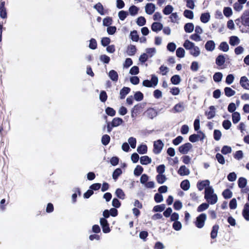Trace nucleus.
Masks as SVG:
<instances>
[{"instance_id":"obj_1","label":"nucleus","mask_w":249,"mask_h":249,"mask_svg":"<svg viewBox=\"0 0 249 249\" xmlns=\"http://www.w3.org/2000/svg\"><path fill=\"white\" fill-rule=\"evenodd\" d=\"M146 103H139L135 105L131 111V116L132 118L135 119L136 117L140 114L144 107Z\"/></svg>"},{"instance_id":"obj_2","label":"nucleus","mask_w":249,"mask_h":249,"mask_svg":"<svg viewBox=\"0 0 249 249\" xmlns=\"http://www.w3.org/2000/svg\"><path fill=\"white\" fill-rule=\"evenodd\" d=\"M206 219L207 215L205 213H203L199 214L196 217V221L195 222L196 226L199 229L203 228Z\"/></svg>"},{"instance_id":"obj_3","label":"nucleus","mask_w":249,"mask_h":249,"mask_svg":"<svg viewBox=\"0 0 249 249\" xmlns=\"http://www.w3.org/2000/svg\"><path fill=\"white\" fill-rule=\"evenodd\" d=\"M158 83V78L155 75H152L151 80H144L142 82V85L144 87L150 88L157 86Z\"/></svg>"},{"instance_id":"obj_4","label":"nucleus","mask_w":249,"mask_h":249,"mask_svg":"<svg viewBox=\"0 0 249 249\" xmlns=\"http://www.w3.org/2000/svg\"><path fill=\"white\" fill-rule=\"evenodd\" d=\"M164 144L160 140H158L154 142L153 153L155 154H159L161 151Z\"/></svg>"},{"instance_id":"obj_5","label":"nucleus","mask_w":249,"mask_h":249,"mask_svg":"<svg viewBox=\"0 0 249 249\" xmlns=\"http://www.w3.org/2000/svg\"><path fill=\"white\" fill-rule=\"evenodd\" d=\"M193 148L192 144L190 142H186L180 145L178 148V151L183 155L187 154Z\"/></svg>"},{"instance_id":"obj_6","label":"nucleus","mask_w":249,"mask_h":249,"mask_svg":"<svg viewBox=\"0 0 249 249\" xmlns=\"http://www.w3.org/2000/svg\"><path fill=\"white\" fill-rule=\"evenodd\" d=\"M242 24L249 27V10H245L240 17Z\"/></svg>"},{"instance_id":"obj_7","label":"nucleus","mask_w":249,"mask_h":249,"mask_svg":"<svg viewBox=\"0 0 249 249\" xmlns=\"http://www.w3.org/2000/svg\"><path fill=\"white\" fill-rule=\"evenodd\" d=\"M143 115L150 119H153L157 116L158 111L153 107H149L144 112Z\"/></svg>"},{"instance_id":"obj_8","label":"nucleus","mask_w":249,"mask_h":249,"mask_svg":"<svg viewBox=\"0 0 249 249\" xmlns=\"http://www.w3.org/2000/svg\"><path fill=\"white\" fill-rule=\"evenodd\" d=\"M100 222L104 233H107L110 231L109 223L106 219L104 218H100Z\"/></svg>"},{"instance_id":"obj_9","label":"nucleus","mask_w":249,"mask_h":249,"mask_svg":"<svg viewBox=\"0 0 249 249\" xmlns=\"http://www.w3.org/2000/svg\"><path fill=\"white\" fill-rule=\"evenodd\" d=\"M5 4V1H1L0 3V17L3 19L7 18V13Z\"/></svg>"},{"instance_id":"obj_10","label":"nucleus","mask_w":249,"mask_h":249,"mask_svg":"<svg viewBox=\"0 0 249 249\" xmlns=\"http://www.w3.org/2000/svg\"><path fill=\"white\" fill-rule=\"evenodd\" d=\"M240 84L243 89H249V80L246 76H244L241 77Z\"/></svg>"},{"instance_id":"obj_11","label":"nucleus","mask_w":249,"mask_h":249,"mask_svg":"<svg viewBox=\"0 0 249 249\" xmlns=\"http://www.w3.org/2000/svg\"><path fill=\"white\" fill-rule=\"evenodd\" d=\"M210 185V181L209 180H204L199 181L197 183V187L198 190L202 191L204 188L208 187Z\"/></svg>"},{"instance_id":"obj_12","label":"nucleus","mask_w":249,"mask_h":249,"mask_svg":"<svg viewBox=\"0 0 249 249\" xmlns=\"http://www.w3.org/2000/svg\"><path fill=\"white\" fill-rule=\"evenodd\" d=\"M242 215L244 219L247 221H249V203H246L242 211Z\"/></svg>"},{"instance_id":"obj_13","label":"nucleus","mask_w":249,"mask_h":249,"mask_svg":"<svg viewBox=\"0 0 249 249\" xmlns=\"http://www.w3.org/2000/svg\"><path fill=\"white\" fill-rule=\"evenodd\" d=\"M215 47V44L213 40H209L207 41L205 45V48L208 51H213L214 50Z\"/></svg>"},{"instance_id":"obj_14","label":"nucleus","mask_w":249,"mask_h":249,"mask_svg":"<svg viewBox=\"0 0 249 249\" xmlns=\"http://www.w3.org/2000/svg\"><path fill=\"white\" fill-rule=\"evenodd\" d=\"M155 10V5L153 3H147L145 6V12L148 15L152 14L154 13Z\"/></svg>"},{"instance_id":"obj_15","label":"nucleus","mask_w":249,"mask_h":249,"mask_svg":"<svg viewBox=\"0 0 249 249\" xmlns=\"http://www.w3.org/2000/svg\"><path fill=\"white\" fill-rule=\"evenodd\" d=\"M130 90L129 88L124 87L120 91V98L121 99H124L126 95L130 92Z\"/></svg>"},{"instance_id":"obj_16","label":"nucleus","mask_w":249,"mask_h":249,"mask_svg":"<svg viewBox=\"0 0 249 249\" xmlns=\"http://www.w3.org/2000/svg\"><path fill=\"white\" fill-rule=\"evenodd\" d=\"M163 28L162 24L160 22H155L151 25V29L153 31L158 32L160 31Z\"/></svg>"},{"instance_id":"obj_17","label":"nucleus","mask_w":249,"mask_h":249,"mask_svg":"<svg viewBox=\"0 0 249 249\" xmlns=\"http://www.w3.org/2000/svg\"><path fill=\"white\" fill-rule=\"evenodd\" d=\"M178 174L181 176L188 175L190 173L189 170L185 165H181L178 171Z\"/></svg>"},{"instance_id":"obj_18","label":"nucleus","mask_w":249,"mask_h":249,"mask_svg":"<svg viewBox=\"0 0 249 249\" xmlns=\"http://www.w3.org/2000/svg\"><path fill=\"white\" fill-rule=\"evenodd\" d=\"M225 62V58L223 54H219L217 56L215 59V63L216 64L219 66L221 67L224 65Z\"/></svg>"},{"instance_id":"obj_19","label":"nucleus","mask_w":249,"mask_h":249,"mask_svg":"<svg viewBox=\"0 0 249 249\" xmlns=\"http://www.w3.org/2000/svg\"><path fill=\"white\" fill-rule=\"evenodd\" d=\"M209 108L210 111L205 112V115L207 116L208 119H211L215 116V107L214 106H212L210 107Z\"/></svg>"},{"instance_id":"obj_20","label":"nucleus","mask_w":249,"mask_h":249,"mask_svg":"<svg viewBox=\"0 0 249 249\" xmlns=\"http://www.w3.org/2000/svg\"><path fill=\"white\" fill-rule=\"evenodd\" d=\"M219 228V225L217 224H215L213 226L211 232V238L212 239H214L217 237Z\"/></svg>"},{"instance_id":"obj_21","label":"nucleus","mask_w":249,"mask_h":249,"mask_svg":"<svg viewBox=\"0 0 249 249\" xmlns=\"http://www.w3.org/2000/svg\"><path fill=\"white\" fill-rule=\"evenodd\" d=\"M127 53L130 56L134 55L137 52V49L135 45H130L127 48Z\"/></svg>"},{"instance_id":"obj_22","label":"nucleus","mask_w":249,"mask_h":249,"mask_svg":"<svg viewBox=\"0 0 249 249\" xmlns=\"http://www.w3.org/2000/svg\"><path fill=\"white\" fill-rule=\"evenodd\" d=\"M209 203L213 205L216 203L217 201V196L215 194L212 196H208V197L205 198Z\"/></svg>"},{"instance_id":"obj_23","label":"nucleus","mask_w":249,"mask_h":249,"mask_svg":"<svg viewBox=\"0 0 249 249\" xmlns=\"http://www.w3.org/2000/svg\"><path fill=\"white\" fill-rule=\"evenodd\" d=\"M152 162V160L147 156H142L140 158V162L142 165H147Z\"/></svg>"},{"instance_id":"obj_24","label":"nucleus","mask_w":249,"mask_h":249,"mask_svg":"<svg viewBox=\"0 0 249 249\" xmlns=\"http://www.w3.org/2000/svg\"><path fill=\"white\" fill-rule=\"evenodd\" d=\"M108 76L113 81H117L118 80V74L116 71L112 70L108 73Z\"/></svg>"},{"instance_id":"obj_25","label":"nucleus","mask_w":249,"mask_h":249,"mask_svg":"<svg viewBox=\"0 0 249 249\" xmlns=\"http://www.w3.org/2000/svg\"><path fill=\"white\" fill-rule=\"evenodd\" d=\"M123 123V120L122 118L116 117L113 118L111 122L112 127H117L121 125Z\"/></svg>"},{"instance_id":"obj_26","label":"nucleus","mask_w":249,"mask_h":249,"mask_svg":"<svg viewBox=\"0 0 249 249\" xmlns=\"http://www.w3.org/2000/svg\"><path fill=\"white\" fill-rule=\"evenodd\" d=\"M200 18L202 23H207L210 19V15L209 13H202Z\"/></svg>"},{"instance_id":"obj_27","label":"nucleus","mask_w":249,"mask_h":249,"mask_svg":"<svg viewBox=\"0 0 249 249\" xmlns=\"http://www.w3.org/2000/svg\"><path fill=\"white\" fill-rule=\"evenodd\" d=\"M190 187V183L188 179H185L181 181L180 183V187L184 191L189 190Z\"/></svg>"},{"instance_id":"obj_28","label":"nucleus","mask_w":249,"mask_h":249,"mask_svg":"<svg viewBox=\"0 0 249 249\" xmlns=\"http://www.w3.org/2000/svg\"><path fill=\"white\" fill-rule=\"evenodd\" d=\"M247 183V179L243 177H240L238 180V187L240 188L243 189L245 187Z\"/></svg>"},{"instance_id":"obj_29","label":"nucleus","mask_w":249,"mask_h":249,"mask_svg":"<svg viewBox=\"0 0 249 249\" xmlns=\"http://www.w3.org/2000/svg\"><path fill=\"white\" fill-rule=\"evenodd\" d=\"M137 152L140 154H144L147 152V146L145 144H141L137 147Z\"/></svg>"},{"instance_id":"obj_30","label":"nucleus","mask_w":249,"mask_h":249,"mask_svg":"<svg viewBox=\"0 0 249 249\" xmlns=\"http://www.w3.org/2000/svg\"><path fill=\"white\" fill-rule=\"evenodd\" d=\"M94 8L101 15H104L105 14L104 12V7L101 3H97L94 6Z\"/></svg>"},{"instance_id":"obj_31","label":"nucleus","mask_w":249,"mask_h":249,"mask_svg":"<svg viewBox=\"0 0 249 249\" xmlns=\"http://www.w3.org/2000/svg\"><path fill=\"white\" fill-rule=\"evenodd\" d=\"M190 53L195 57L198 56L200 54L199 48L197 46H194V47L190 50Z\"/></svg>"},{"instance_id":"obj_32","label":"nucleus","mask_w":249,"mask_h":249,"mask_svg":"<svg viewBox=\"0 0 249 249\" xmlns=\"http://www.w3.org/2000/svg\"><path fill=\"white\" fill-rule=\"evenodd\" d=\"M240 40L239 38L236 36H231L230 38L229 43L231 46H235L239 43Z\"/></svg>"},{"instance_id":"obj_33","label":"nucleus","mask_w":249,"mask_h":249,"mask_svg":"<svg viewBox=\"0 0 249 249\" xmlns=\"http://www.w3.org/2000/svg\"><path fill=\"white\" fill-rule=\"evenodd\" d=\"M115 194L120 199H124L125 198V195L122 189H117L115 191Z\"/></svg>"},{"instance_id":"obj_34","label":"nucleus","mask_w":249,"mask_h":249,"mask_svg":"<svg viewBox=\"0 0 249 249\" xmlns=\"http://www.w3.org/2000/svg\"><path fill=\"white\" fill-rule=\"evenodd\" d=\"M157 182L159 184H163L166 180V178L164 175L158 174L156 177Z\"/></svg>"},{"instance_id":"obj_35","label":"nucleus","mask_w":249,"mask_h":249,"mask_svg":"<svg viewBox=\"0 0 249 249\" xmlns=\"http://www.w3.org/2000/svg\"><path fill=\"white\" fill-rule=\"evenodd\" d=\"M173 10L174 8L172 5H167L163 9L162 12L164 15H168L172 14V12L173 11Z\"/></svg>"},{"instance_id":"obj_36","label":"nucleus","mask_w":249,"mask_h":249,"mask_svg":"<svg viewBox=\"0 0 249 249\" xmlns=\"http://www.w3.org/2000/svg\"><path fill=\"white\" fill-rule=\"evenodd\" d=\"M222 196L225 199H229L232 197V193L230 189H226L222 192Z\"/></svg>"},{"instance_id":"obj_37","label":"nucleus","mask_w":249,"mask_h":249,"mask_svg":"<svg viewBox=\"0 0 249 249\" xmlns=\"http://www.w3.org/2000/svg\"><path fill=\"white\" fill-rule=\"evenodd\" d=\"M224 92L225 95L227 97H231L235 93V91L230 87H226L224 89Z\"/></svg>"},{"instance_id":"obj_38","label":"nucleus","mask_w":249,"mask_h":249,"mask_svg":"<svg viewBox=\"0 0 249 249\" xmlns=\"http://www.w3.org/2000/svg\"><path fill=\"white\" fill-rule=\"evenodd\" d=\"M240 120V115L238 112H234L232 114V120L233 124H237Z\"/></svg>"},{"instance_id":"obj_39","label":"nucleus","mask_w":249,"mask_h":249,"mask_svg":"<svg viewBox=\"0 0 249 249\" xmlns=\"http://www.w3.org/2000/svg\"><path fill=\"white\" fill-rule=\"evenodd\" d=\"M184 109L183 103H179L176 104L173 107V110L175 112H180Z\"/></svg>"},{"instance_id":"obj_40","label":"nucleus","mask_w":249,"mask_h":249,"mask_svg":"<svg viewBox=\"0 0 249 249\" xmlns=\"http://www.w3.org/2000/svg\"><path fill=\"white\" fill-rule=\"evenodd\" d=\"M184 30L186 33H191L194 29V25L192 23H187L184 25Z\"/></svg>"},{"instance_id":"obj_41","label":"nucleus","mask_w":249,"mask_h":249,"mask_svg":"<svg viewBox=\"0 0 249 249\" xmlns=\"http://www.w3.org/2000/svg\"><path fill=\"white\" fill-rule=\"evenodd\" d=\"M122 174V170L121 168H118L116 169L112 174V178L115 180H116L118 177Z\"/></svg>"},{"instance_id":"obj_42","label":"nucleus","mask_w":249,"mask_h":249,"mask_svg":"<svg viewBox=\"0 0 249 249\" xmlns=\"http://www.w3.org/2000/svg\"><path fill=\"white\" fill-rule=\"evenodd\" d=\"M181 81V78L178 75H174L171 78V82L174 85H178Z\"/></svg>"},{"instance_id":"obj_43","label":"nucleus","mask_w":249,"mask_h":249,"mask_svg":"<svg viewBox=\"0 0 249 249\" xmlns=\"http://www.w3.org/2000/svg\"><path fill=\"white\" fill-rule=\"evenodd\" d=\"M219 49L221 51L226 52L228 51L229 49V46L226 42L223 41L220 44V45L219 46Z\"/></svg>"},{"instance_id":"obj_44","label":"nucleus","mask_w":249,"mask_h":249,"mask_svg":"<svg viewBox=\"0 0 249 249\" xmlns=\"http://www.w3.org/2000/svg\"><path fill=\"white\" fill-rule=\"evenodd\" d=\"M139 10V8L137 6L132 5L129 8V12L131 16H134L138 14Z\"/></svg>"},{"instance_id":"obj_45","label":"nucleus","mask_w":249,"mask_h":249,"mask_svg":"<svg viewBox=\"0 0 249 249\" xmlns=\"http://www.w3.org/2000/svg\"><path fill=\"white\" fill-rule=\"evenodd\" d=\"M143 167L139 165H137L134 171V174L136 176H140L143 172Z\"/></svg>"},{"instance_id":"obj_46","label":"nucleus","mask_w":249,"mask_h":249,"mask_svg":"<svg viewBox=\"0 0 249 249\" xmlns=\"http://www.w3.org/2000/svg\"><path fill=\"white\" fill-rule=\"evenodd\" d=\"M110 141V138L108 135L105 134L102 137L101 142L104 145H107L109 143Z\"/></svg>"},{"instance_id":"obj_47","label":"nucleus","mask_w":249,"mask_h":249,"mask_svg":"<svg viewBox=\"0 0 249 249\" xmlns=\"http://www.w3.org/2000/svg\"><path fill=\"white\" fill-rule=\"evenodd\" d=\"M130 36L132 41L137 42L139 40V36L137 31L134 30L131 32Z\"/></svg>"},{"instance_id":"obj_48","label":"nucleus","mask_w":249,"mask_h":249,"mask_svg":"<svg viewBox=\"0 0 249 249\" xmlns=\"http://www.w3.org/2000/svg\"><path fill=\"white\" fill-rule=\"evenodd\" d=\"M143 94L141 91H137L134 95V99L137 101H141L143 99Z\"/></svg>"},{"instance_id":"obj_49","label":"nucleus","mask_w":249,"mask_h":249,"mask_svg":"<svg viewBox=\"0 0 249 249\" xmlns=\"http://www.w3.org/2000/svg\"><path fill=\"white\" fill-rule=\"evenodd\" d=\"M213 189L212 188V187L208 186L206 187L205 190L204 198L208 197V196L214 194L213 193Z\"/></svg>"},{"instance_id":"obj_50","label":"nucleus","mask_w":249,"mask_h":249,"mask_svg":"<svg viewBox=\"0 0 249 249\" xmlns=\"http://www.w3.org/2000/svg\"><path fill=\"white\" fill-rule=\"evenodd\" d=\"M194 46L195 44L189 40H185L183 44V46L186 50H190Z\"/></svg>"},{"instance_id":"obj_51","label":"nucleus","mask_w":249,"mask_h":249,"mask_svg":"<svg viewBox=\"0 0 249 249\" xmlns=\"http://www.w3.org/2000/svg\"><path fill=\"white\" fill-rule=\"evenodd\" d=\"M176 55L179 58H182V57H184V55H185L184 50L181 47H179V48H178L176 51Z\"/></svg>"},{"instance_id":"obj_52","label":"nucleus","mask_w":249,"mask_h":249,"mask_svg":"<svg viewBox=\"0 0 249 249\" xmlns=\"http://www.w3.org/2000/svg\"><path fill=\"white\" fill-rule=\"evenodd\" d=\"M105 111L107 114L111 117L115 116L116 114V111L110 107H107Z\"/></svg>"},{"instance_id":"obj_53","label":"nucleus","mask_w":249,"mask_h":249,"mask_svg":"<svg viewBox=\"0 0 249 249\" xmlns=\"http://www.w3.org/2000/svg\"><path fill=\"white\" fill-rule=\"evenodd\" d=\"M209 205L208 203H203L200 204L197 208V211L198 212H202L208 208Z\"/></svg>"},{"instance_id":"obj_54","label":"nucleus","mask_w":249,"mask_h":249,"mask_svg":"<svg viewBox=\"0 0 249 249\" xmlns=\"http://www.w3.org/2000/svg\"><path fill=\"white\" fill-rule=\"evenodd\" d=\"M222 76L223 75L222 73L219 72H216L213 76V80L216 82H219L221 81Z\"/></svg>"},{"instance_id":"obj_55","label":"nucleus","mask_w":249,"mask_h":249,"mask_svg":"<svg viewBox=\"0 0 249 249\" xmlns=\"http://www.w3.org/2000/svg\"><path fill=\"white\" fill-rule=\"evenodd\" d=\"M103 25L105 26H109L112 23V18L111 17H107L104 18Z\"/></svg>"},{"instance_id":"obj_56","label":"nucleus","mask_w":249,"mask_h":249,"mask_svg":"<svg viewBox=\"0 0 249 249\" xmlns=\"http://www.w3.org/2000/svg\"><path fill=\"white\" fill-rule=\"evenodd\" d=\"M184 16L189 19H193L194 18V13L193 11L189 10H185L183 13Z\"/></svg>"},{"instance_id":"obj_57","label":"nucleus","mask_w":249,"mask_h":249,"mask_svg":"<svg viewBox=\"0 0 249 249\" xmlns=\"http://www.w3.org/2000/svg\"><path fill=\"white\" fill-rule=\"evenodd\" d=\"M99 98L101 102H105L107 99V95L106 92L104 90L101 91L99 95Z\"/></svg>"},{"instance_id":"obj_58","label":"nucleus","mask_w":249,"mask_h":249,"mask_svg":"<svg viewBox=\"0 0 249 249\" xmlns=\"http://www.w3.org/2000/svg\"><path fill=\"white\" fill-rule=\"evenodd\" d=\"M223 14L226 17H230L232 14L231 8L229 7H225L223 10Z\"/></svg>"},{"instance_id":"obj_59","label":"nucleus","mask_w":249,"mask_h":249,"mask_svg":"<svg viewBox=\"0 0 249 249\" xmlns=\"http://www.w3.org/2000/svg\"><path fill=\"white\" fill-rule=\"evenodd\" d=\"M199 135L194 134L189 136V140L192 142H195L199 140Z\"/></svg>"},{"instance_id":"obj_60","label":"nucleus","mask_w":249,"mask_h":249,"mask_svg":"<svg viewBox=\"0 0 249 249\" xmlns=\"http://www.w3.org/2000/svg\"><path fill=\"white\" fill-rule=\"evenodd\" d=\"M137 24L140 26H142L146 23V19L143 17H140L137 18Z\"/></svg>"},{"instance_id":"obj_61","label":"nucleus","mask_w":249,"mask_h":249,"mask_svg":"<svg viewBox=\"0 0 249 249\" xmlns=\"http://www.w3.org/2000/svg\"><path fill=\"white\" fill-rule=\"evenodd\" d=\"M128 13L127 11H121L118 13V16L120 20H124L128 16Z\"/></svg>"},{"instance_id":"obj_62","label":"nucleus","mask_w":249,"mask_h":249,"mask_svg":"<svg viewBox=\"0 0 249 249\" xmlns=\"http://www.w3.org/2000/svg\"><path fill=\"white\" fill-rule=\"evenodd\" d=\"M165 205L164 204H161L159 205H156L153 208V211L156 212H162L165 209Z\"/></svg>"},{"instance_id":"obj_63","label":"nucleus","mask_w":249,"mask_h":249,"mask_svg":"<svg viewBox=\"0 0 249 249\" xmlns=\"http://www.w3.org/2000/svg\"><path fill=\"white\" fill-rule=\"evenodd\" d=\"M173 207L175 210L178 211L182 207V203L180 200H176L174 203Z\"/></svg>"},{"instance_id":"obj_64","label":"nucleus","mask_w":249,"mask_h":249,"mask_svg":"<svg viewBox=\"0 0 249 249\" xmlns=\"http://www.w3.org/2000/svg\"><path fill=\"white\" fill-rule=\"evenodd\" d=\"M215 158L219 163L221 164H224L225 163V159L221 154L217 153L215 155Z\"/></svg>"}]
</instances>
